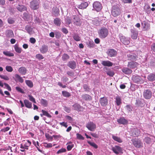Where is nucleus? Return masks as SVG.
I'll return each mask as SVG.
<instances>
[{"instance_id": "nucleus-1", "label": "nucleus", "mask_w": 155, "mask_h": 155, "mask_svg": "<svg viewBox=\"0 0 155 155\" xmlns=\"http://www.w3.org/2000/svg\"><path fill=\"white\" fill-rule=\"evenodd\" d=\"M98 33L99 37L102 39L106 38L108 34V31L106 28H102L98 30Z\"/></svg>"}, {"instance_id": "nucleus-2", "label": "nucleus", "mask_w": 155, "mask_h": 155, "mask_svg": "<svg viewBox=\"0 0 155 155\" xmlns=\"http://www.w3.org/2000/svg\"><path fill=\"white\" fill-rule=\"evenodd\" d=\"M111 13L113 16L115 17L120 15V10L118 5H114L112 7Z\"/></svg>"}, {"instance_id": "nucleus-3", "label": "nucleus", "mask_w": 155, "mask_h": 155, "mask_svg": "<svg viewBox=\"0 0 155 155\" xmlns=\"http://www.w3.org/2000/svg\"><path fill=\"white\" fill-rule=\"evenodd\" d=\"M132 80L133 82L138 84L143 83L144 81L140 76L137 75H133L132 77Z\"/></svg>"}, {"instance_id": "nucleus-4", "label": "nucleus", "mask_w": 155, "mask_h": 155, "mask_svg": "<svg viewBox=\"0 0 155 155\" xmlns=\"http://www.w3.org/2000/svg\"><path fill=\"white\" fill-rule=\"evenodd\" d=\"M39 2L37 0H33L30 2V7L33 10H36L39 7Z\"/></svg>"}, {"instance_id": "nucleus-5", "label": "nucleus", "mask_w": 155, "mask_h": 155, "mask_svg": "<svg viewBox=\"0 0 155 155\" xmlns=\"http://www.w3.org/2000/svg\"><path fill=\"white\" fill-rule=\"evenodd\" d=\"M119 37L121 41L125 45H128L130 43V38H126L121 34H119Z\"/></svg>"}, {"instance_id": "nucleus-6", "label": "nucleus", "mask_w": 155, "mask_h": 155, "mask_svg": "<svg viewBox=\"0 0 155 155\" xmlns=\"http://www.w3.org/2000/svg\"><path fill=\"white\" fill-rule=\"evenodd\" d=\"M72 22L74 25L77 26H80L81 24V19L77 16L76 15H73L72 16Z\"/></svg>"}, {"instance_id": "nucleus-7", "label": "nucleus", "mask_w": 155, "mask_h": 155, "mask_svg": "<svg viewBox=\"0 0 155 155\" xmlns=\"http://www.w3.org/2000/svg\"><path fill=\"white\" fill-rule=\"evenodd\" d=\"M93 10H95L97 12L100 11L102 9V5L99 2H94L93 4Z\"/></svg>"}, {"instance_id": "nucleus-8", "label": "nucleus", "mask_w": 155, "mask_h": 155, "mask_svg": "<svg viewBox=\"0 0 155 155\" xmlns=\"http://www.w3.org/2000/svg\"><path fill=\"white\" fill-rule=\"evenodd\" d=\"M131 37L134 40L137 39L138 35V31L136 29L133 28L130 29Z\"/></svg>"}, {"instance_id": "nucleus-9", "label": "nucleus", "mask_w": 155, "mask_h": 155, "mask_svg": "<svg viewBox=\"0 0 155 155\" xmlns=\"http://www.w3.org/2000/svg\"><path fill=\"white\" fill-rule=\"evenodd\" d=\"M86 127L89 130L92 131H94L96 127V124L92 122H90L87 123Z\"/></svg>"}, {"instance_id": "nucleus-10", "label": "nucleus", "mask_w": 155, "mask_h": 155, "mask_svg": "<svg viewBox=\"0 0 155 155\" xmlns=\"http://www.w3.org/2000/svg\"><path fill=\"white\" fill-rule=\"evenodd\" d=\"M117 121L119 124L123 125H127L128 123L127 120L124 117H121L118 119Z\"/></svg>"}, {"instance_id": "nucleus-11", "label": "nucleus", "mask_w": 155, "mask_h": 155, "mask_svg": "<svg viewBox=\"0 0 155 155\" xmlns=\"http://www.w3.org/2000/svg\"><path fill=\"white\" fill-rule=\"evenodd\" d=\"M144 141L147 144L151 143L155 141V137L153 136H150V137H146L144 139Z\"/></svg>"}, {"instance_id": "nucleus-12", "label": "nucleus", "mask_w": 155, "mask_h": 155, "mask_svg": "<svg viewBox=\"0 0 155 155\" xmlns=\"http://www.w3.org/2000/svg\"><path fill=\"white\" fill-rule=\"evenodd\" d=\"M107 53L108 56L110 57H113L116 55L117 52L114 49H109L107 50Z\"/></svg>"}, {"instance_id": "nucleus-13", "label": "nucleus", "mask_w": 155, "mask_h": 155, "mask_svg": "<svg viewBox=\"0 0 155 155\" xmlns=\"http://www.w3.org/2000/svg\"><path fill=\"white\" fill-rule=\"evenodd\" d=\"M152 95V92L149 90H146L144 91L143 96L146 99H150Z\"/></svg>"}, {"instance_id": "nucleus-14", "label": "nucleus", "mask_w": 155, "mask_h": 155, "mask_svg": "<svg viewBox=\"0 0 155 155\" xmlns=\"http://www.w3.org/2000/svg\"><path fill=\"white\" fill-rule=\"evenodd\" d=\"M131 141L134 146L136 147L139 148L142 146L143 143L140 140H132Z\"/></svg>"}, {"instance_id": "nucleus-15", "label": "nucleus", "mask_w": 155, "mask_h": 155, "mask_svg": "<svg viewBox=\"0 0 155 155\" xmlns=\"http://www.w3.org/2000/svg\"><path fill=\"white\" fill-rule=\"evenodd\" d=\"M99 102L102 106H105L107 104L108 100L106 97H104L100 99Z\"/></svg>"}, {"instance_id": "nucleus-16", "label": "nucleus", "mask_w": 155, "mask_h": 155, "mask_svg": "<svg viewBox=\"0 0 155 155\" xmlns=\"http://www.w3.org/2000/svg\"><path fill=\"white\" fill-rule=\"evenodd\" d=\"M132 135L133 136H137L140 134V131L137 128H133L131 131Z\"/></svg>"}, {"instance_id": "nucleus-17", "label": "nucleus", "mask_w": 155, "mask_h": 155, "mask_svg": "<svg viewBox=\"0 0 155 155\" xmlns=\"http://www.w3.org/2000/svg\"><path fill=\"white\" fill-rule=\"evenodd\" d=\"M113 151L116 154H118L122 151V148L118 146H115L112 148Z\"/></svg>"}, {"instance_id": "nucleus-18", "label": "nucleus", "mask_w": 155, "mask_h": 155, "mask_svg": "<svg viewBox=\"0 0 155 155\" xmlns=\"http://www.w3.org/2000/svg\"><path fill=\"white\" fill-rule=\"evenodd\" d=\"M40 51L42 54H45L47 52L48 50V47L45 45H43L40 48Z\"/></svg>"}, {"instance_id": "nucleus-19", "label": "nucleus", "mask_w": 155, "mask_h": 155, "mask_svg": "<svg viewBox=\"0 0 155 155\" xmlns=\"http://www.w3.org/2000/svg\"><path fill=\"white\" fill-rule=\"evenodd\" d=\"M17 9L20 12H23V11L27 10V8L23 5H18L16 7Z\"/></svg>"}, {"instance_id": "nucleus-20", "label": "nucleus", "mask_w": 155, "mask_h": 155, "mask_svg": "<svg viewBox=\"0 0 155 155\" xmlns=\"http://www.w3.org/2000/svg\"><path fill=\"white\" fill-rule=\"evenodd\" d=\"M141 24L144 30H147L149 29L150 25L148 22L144 21Z\"/></svg>"}, {"instance_id": "nucleus-21", "label": "nucleus", "mask_w": 155, "mask_h": 155, "mask_svg": "<svg viewBox=\"0 0 155 155\" xmlns=\"http://www.w3.org/2000/svg\"><path fill=\"white\" fill-rule=\"evenodd\" d=\"M137 63L135 62L130 61L128 62V67L130 68H134L137 65Z\"/></svg>"}, {"instance_id": "nucleus-22", "label": "nucleus", "mask_w": 155, "mask_h": 155, "mask_svg": "<svg viewBox=\"0 0 155 155\" xmlns=\"http://www.w3.org/2000/svg\"><path fill=\"white\" fill-rule=\"evenodd\" d=\"M68 66L72 69H74L76 68V63L74 61H70L68 63Z\"/></svg>"}, {"instance_id": "nucleus-23", "label": "nucleus", "mask_w": 155, "mask_h": 155, "mask_svg": "<svg viewBox=\"0 0 155 155\" xmlns=\"http://www.w3.org/2000/svg\"><path fill=\"white\" fill-rule=\"evenodd\" d=\"M101 64L104 66L108 67L111 66L113 65V63L109 61H103L101 62Z\"/></svg>"}, {"instance_id": "nucleus-24", "label": "nucleus", "mask_w": 155, "mask_h": 155, "mask_svg": "<svg viewBox=\"0 0 155 155\" xmlns=\"http://www.w3.org/2000/svg\"><path fill=\"white\" fill-rule=\"evenodd\" d=\"M122 71L124 73L127 74H130L132 72V70L127 68H123L122 69Z\"/></svg>"}, {"instance_id": "nucleus-25", "label": "nucleus", "mask_w": 155, "mask_h": 155, "mask_svg": "<svg viewBox=\"0 0 155 155\" xmlns=\"http://www.w3.org/2000/svg\"><path fill=\"white\" fill-rule=\"evenodd\" d=\"M88 5L87 3L84 2L82 3L80 5H78V7L80 9H84L86 8Z\"/></svg>"}, {"instance_id": "nucleus-26", "label": "nucleus", "mask_w": 155, "mask_h": 155, "mask_svg": "<svg viewBox=\"0 0 155 155\" xmlns=\"http://www.w3.org/2000/svg\"><path fill=\"white\" fill-rule=\"evenodd\" d=\"M52 13L54 16H58L59 14V9L56 7H53L52 8Z\"/></svg>"}, {"instance_id": "nucleus-27", "label": "nucleus", "mask_w": 155, "mask_h": 155, "mask_svg": "<svg viewBox=\"0 0 155 155\" xmlns=\"http://www.w3.org/2000/svg\"><path fill=\"white\" fill-rule=\"evenodd\" d=\"M148 81H155V74H149L147 77Z\"/></svg>"}, {"instance_id": "nucleus-28", "label": "nucleus", "mask_w": 155, "mask_h": 155, "mask_svg": "<svg viewBox=\"0 0 155 155\" xmlns=\"http://www.w3.org/2000/svg\"><path fill=\"white\" fill-rule=\"evenodd\" d=\"M18 71L20 74L22 75H25L27 72V70L25 67H23L19 68Z\"/></svg>"}, {"instance_id": "nucleus-29", "label": "nucleus", "mask_w": 155, "mask_h": 155, "mask_svg": "<svg viewBox=\"0 0 155 155\" xmlns=\"http://www.w3.org/2000/svg\"><path fill=\"white\" fill-rule=\"evenodd\" d=\"M25 107L28 108H31L32 107V104L27 100H25L24 101Z\"/></svg>"}, {"instance_id": "nucleus-30", "label": "nucleus", "mask_w": 155, "mask_h": 155, "mask_svg": "<svg viewBox=\"0 0 155 155\" xmlns=\"http://www.w3.org/2000/svg\"><path fill=\"white\" fill-rule=\"evenodd\" d=\"M115 102L117 106L120 105L122 103V100L121 98L119 96L116 97Z\"/></svg>"}, {"instance_id": "nucleus-31", "label": "nucleus", "mask_w": 155, "mask_h": 155, "mask_svg": "<svg viewBox=\"0 0 155 155\" xmlns=\"http://www.w3.org/2000/svg\"><path fill=\"white\" fill-rule=\"evenodd\" d=\"M61 20L58 18H55L54 21V24L58 26H60L61 24Z\"/></svg>"}, {"instance_id": "nucleus-32", "label": "nucleus", "mask_w": 155, "mask_h": 155, "mask_svg": "<svg viewBox=\"0 0 155 155\" xmlns=\"http://www.w3.org/2000/svg\"><path fill=\"white\" fill-rule=\"evenodd\" d=\"M82 98L83 100L87 101H91L92 99V97L90 96L87 94L83 95L82 96Z\"/></svg>"}, {"instance_id": "nucleus-33", "label": "nucleus", "mask_w": 155, "mask_h": 155, "mask_svg": "<svg viewBox=\"0 0 155 155\" xmlns=\"http://www.w3.org/2000/svg\"><path fill=\"white\" fill-rule=\"evenodd\" d=\"M15 76L16 78V79H15V81L17 80L21 83H22L23 82L24 80L22 79V78L20 77L18 74H15Z\"/></svg>"}, {"instance_id": "nucleus-34", "label": "nucleus", "mask_w": 155, "mask_h": 155, "mask_svg": "<svg viewBox=\"0 0 155 155\" xmlns=\"http://www.w3.org/2000/svg\"><path fill=\"white\" fill-rule=\"evenodd\" d=\"M6 34L7 37H12L13 36V31L11 30H8L6 31Z\"/></svg>"}, {"instance_id": "nucleus-35", "label": "nucleus", "mask_w": 155, "mask_h": 155, "mask_svg": "<svg viewBox=\"0 0 155 155\" xmlns=\"http://www.w3.org/2000/svg\"><path fill=\"white\" fill-rule=\"evenodd\" d=\"M41 104L44 107H46L48 105V102L46 100L41 99L40 101Z\"/></svg>"}, {"instance_id": "nucleus-36", "label": "nucleus", "mask_w": 155, "mask_h": 155, "mask_svg": "<svg viewBox=\"0 0 155 155\" xmlns=\"http://www.w3.org/2000/svg\"><path fill=\"white\" fill-rule=\"evenodd\" d=\"M113 139L115 140L119 143H121L123 142L122 140L119 137L113 135Z\"/></svg>"}, {"instance_id": "nucleus-37", "label": "nucleus", "mask_w": 155, "mask_h": 155, "mask_svg": "<svg viewBox=\"0 0 155 155\" xmlns=\"http://www.w3.org/2000/svg\"><path fill=\"white\" fill-rule=\"evenodd\" d=\"M144 10L147 13H149L150 11V6L148 5H146L144 7Z\"/></svg>"}, {"instance_id": "nucleus-38", "label": "nucleus", "mask_w": 155, "mask_h": 155, "mask_svg": "<svg viewBox=\"0 0 155 155\" xmlns=\"http://www.w3.org/2000/svg\"><path fill=\"white\" fill-rule=\"evenodd\" d=\"M91 23L96 26H98L99 24V21L97 18H94L92 20Z\"/></svg>"}, {"instance_id": "nucleus-39", "label": "nucleus", "mask_w": 155, "mask_h": 155, "mask_svg": "<svg viewBox=\"0 0 155 155\" xmlns=\"http://www.w3.org/2000/svg\"><path fill=\"white\" fill-rule=\"evenodd\" d=\"M25 30L29 34H32V29L28 25H27L25 28Z\"/></svg>"}, {"instance_id": "nucleus-40", "label": "nucleus", "mask_w": 155, "mask_h": 155, "mask_svg": "<svg viewBox=\"0 0 155 155\" xmlns=\"http://www.w3.org/2000/svg\"><path fill=\"white\" fill-rule=\"evenodd\" d=\"M72 17H71V18L68 16H67L65 18V21L67 24L69 25L72 22Z\"/></svg>"}, {"instance_id": "nucleus-41", "label": "nucleus", "mask_w": 155, "mask_h": 155, "mask_svg": "<svg viewBox=\"0 0 155 155\" xmlns=\"http://www.w3.org/2000/svg\"><path fill=\"white\" fill-rule=\"evenodd\" d=\"M14 48L15 51L17 53H20L21 52V49L18 47V45L16 44L14 46Z\"/></svg>"}, {"instance_id": "nucleus-42", "label": "nucleus", "mask_w": 155, "mask_h": 155, "mask_svg": "<svg viewBox=\"0 0 155 155\" xmlns=\"http://www.w3.org/2000/svg\"><path fill=\"white\" fill-rule=\"evenodd\" d=\"M3 53L6 56L9 57H12L14 56V54L13 53H11L8 51H4Z\"/></svg>"}, {"instance_id": "nucleus-43", "label": "nucleus", "mask_w": 155, "mask_h": 155, "mask_svg": "<svg viewBox=\"0 0 155 155\" xmlns=\"http://www.w3.org/2000/svg\"><path fill=\"white\" fill-rule=\"evenodd\" d=\"M73 107H74V109L76 110H79L80 109L81 106L78 104L76 103L74 104Z\"/></svg>"}, {"instance_id": "nucleus-44", "label": "nucleus", "mask_w": 155, "mask_h": 155, "mask_svg": "<svg viewBox=\"0 0 155 155\" xmlns=\"http://www.w3.org/2000/svg\"><path fill=\"white\" fill-rule=\"evenodd\" d=\"M73 37L74 39L76 41H79L81 40V38L77 34H75Z\"/></svg>"}, {"instance_id": "nucleus-45", "label": "nucleus", "mask_w": 155, "mask_h": 155, "mask_svg": "<svg viewBox=\"0 0 155 155\" xmlns=\"http://www.w3.org/2000/svg\"><path fill=\"white\" fill-rule=\"evenodd\" d=\"M62 94L65 97H69L71 96L70 94L66 91H63Z\"/></svg>"}, {"instance_id": "nucleus-46", "label": "nucleus", "mask_w": 155, "mask_h": 155, "mask_svg": "<svg viewBox=\"0 0 155 155\" xmlns=\"http://www.w3.org/2000/svg\"><path fill=\"white\" fill-rule=\"evenodd\" d=\"M41 112L43 113V115L46 116L49 118H51V115L49 114L47 111L42 110H41Z\"/></svg>"}, {"instance_id": "nucleus-47", "label": "nucleus", "mask_w": 155, "mask_h": 155, "mask_svg": "<svg viewBox=\"0 0 155 155\" xmlns=\"http://www.w3.org/2000/svg\"><path fill=\"white\" fill-rule=\"evenodd\" d=\"M127 56L129 60H134L135 58V56L132 54H127Z\"/></svg>"}, {"instance_id": "nucleus-48", "label": "nucleus", "mask_w": 155, "mask_h": 155, "mask_svg": "<svg viewBox=\"0 0 155 155\" xmlns=\"http://www.w3.org/2000/svg\"><path fill=\"white\" fill-rule=\"evenodd\" d=\"M8 23L9 24H13L15 22V19L12 18H9L8 19Z\"/></svg>"}, {"instance_id": "nucleus-49", "label": "nucleus", "mask_w": 155, "mask_h": 155, "mask_svg": "<svg viewBox=\"0 0 155 155\" xmlns=\"http://www.w3.org/2000/svg\"><path fill=\"white\" fill-rule=\"evenodd\" d=\"M25 83L27 85L30 87H31L33 86V84L32 82L30 80H26Z\"/></svg>"}, {"instance_id": "nucleus-50", "label": "nucleus", "mask_w": 155, "mask_h": 155, "mask_svg": "<svg viewBox=\"0 0 155 155\" xmlns=\"http://www.w3.org/2000/svg\"><path fill=\"white\" fill-rule=\"evenodd\" d=\"M62 58L63 61H65L69 59V57L67 54H64L63 55Z\"/></svg>"}, {"instance_id": "nucleus-51", "label": "nucleus", "mask_w": 155, "mask_h": 155, "mask_svg": "<svg viewBox=\"0 0 155 155\" xmlns=\"http://www.w3.org/2000/svg\"><path fill=\"white\" fill-rule=\"evenodd\" d=\"M5 69L7 71L9 72H11L13 70L11 66L8 65L6 66Z\"/></svg>"}, {"instance_id": "nucleus-52", "label": "nucleus", "mask_w": 155, "mask_h": 155, "mask_svg": "<svg viewBox=\"0 0 155 155\" xmlns=\"http://www.w3.org/2000/svg\"><path fill=\"white\" fill-rule=\"evenodd\" d=\"M87 143L91 146L94 147V148L97 149V146L94 143L91 142L89 141H88Z\"/></svg>"}, {"instance_id": "nucleus-53", "label": "nucleus", "mask_w": 155, "mask_h": 155, "mask_svg": "<svg viewBox=\"0 0 155 155\" xmlns=\"http://www.w3.org/2000/svg\"><path fill=\"white\" fill-rule=\"evenodd\" d=\"M0 77L2 79H3L5 80L8 81L9 80V78H8V77L7 76L5 75H2L0 74Z\"/></svg>"}, {"instance_id": "nucleus-54", "label": "nucleus", "mask_w": 155, "mask_h": 155, "mask_svg": "<svg viewBox=\"0 0 155 155\" xmlns=\"http://www.w3.org/2000/svg\"><path fill=\"white\" fill-rule=\"evenodd\" d=\"M36 57L39 60L43 59L44 58L43 56L40 54H37L36 55Z\"/></svg>"}, {"instance_id": "nucleus-55", "label": "nucleus", "mask_w": 155, "mask_h": 155, "mask_svg": "<svg viewBox=\"0 0 155 155\" xmlns=\"http://www.w3.org/2000/svg\"><path fill=\"white\" fill-rule=\"evenodd\" d=\"M107 74L110 77H113L114 74V72L113 71H108L107 72Z\"/></svg>"}, {"instance_id": "nucleus-56", "label": "nucleus", "mask_w": 155, "mask_h": 155, "mask_svg": "<svg viewBox=\"0 0 155 155\" xmlns=\"http://www.w3.org/2000/svg\"><path fill=\"white\" fill-rule=\"evenodd\" d=\"M44 146L45 147L50 148L52 147V144L51 143H44Z\"/></svg>"}, {"instance_id": "nucleus-57", "label": "nucleus", "mask_w": 155, "mask_h": 155, "mask_svg": "<svg viewBox=\"0 0 155 155\" xmlns=\"http://www.w3.org/2000/svg\"><path fill=\"white\" fill-rule=\"evenodd\" d=\"M77 138L79 140H84V137L80 134L77 133L76 134Z\"/></svg>"}, {"instance_id": "nucleus-58", "label": "nucleus", "mask_w": 155, "mask_h": 155, "mask_svg": "<svg viewBox=\"0 0 155 155\" xmlns=\"http://www.w3.org/2000/svg\"><path fill=\"white\" fill-rule=\"evenodd\" d=\"M66 150L65 148H62L60 150H59L57 152V153L59 154L65 152L66 151Z\"/></svg>"}, {"instance_id": "nucleus-59", "label": "nucleus", "mask_w": 155, "mask_h": 155, "mask_svg": "<svg viewBox=\"0 0 155 155\" xmlns=\"http://www.w3.org/2000/svg\"><path fill=\"white\" fill-rule=\"evenodd\" d=\"M28 97L29 100L30 101H32V102H33L34 103H36L35 101V99L33 97V96H32L31 95H29L28 96Z\"/></svg>"}, {"instance_id": "nucleus-60", "label": "nucleus", "mask_w": 155, "mask_h": 155, "mask_svg": "<svg viewBox=\"0 0 155 155\" xmlns=\"http://www.w3.org/2000/svg\"><path fill=\"white\" fill-rule=\"evenodd\" d=\"M15 89L18 92H19L22 93H24V91L21 87H16L15 88Z\"/></svg>"}, {"instance_id": "nucleus-61", "label": "nucleus", "mask_w": 155, "mask_h": 155, "mask_svg": "<svg viewBox=\"0 0 155 155\" xmlns=\"http://www.w3.org/2000/svg\"><path fill=\"white\" fill-rule=\"evenodd\" d=\"M126 108L128 111L130 112L132 111V107L129 105H127L126 106Z\"/></svg>"}, {"instance_id": "nucleus-62", "label": "nucleus", "mask_w": 155, "mask_h": 155, "mask_svg": "<svg viewBox=\"0 0 155 155\" xmlns=\"http://www.w3.org/2000/svg\"><path fill=\"white\" fill-rule=\"evenodd\" d=\"M74 145L73 144H71V145H68L67 146V149L68 151L71 150L72 148L74 147Z\"/></svg>"}, {"instance_id": "nucleus-63", "label": "nucleus", "mask_w": 155, "mask_h": 155, "mask_svg": "<svg viewBox=\"0 0 155 155\" xmlns=\"http://www.w3.org/2000/svg\"><path fill=\"white\" fill-rule=\"evenodd\" d=\"M124 3H132L131 0H121Z\"/></svg>"}, {"instance_id": "nucleus-64", "label": "nucleus", "mask_w": 155, "mask_h": 155, "mask_svg": "<svg viewBox=\"0 0 155 155\" xmlns=\"http://www.w3.org/2000/svg\"><path fill=\"white\" fill-rule=\"evenodd\" d=\"M9 129H10V128L9 127H7L5 128H3V129H2L1 130V131H2L3 132H5L6 131H7L8 130H9Z\"/></svg>"}]
</instances>
